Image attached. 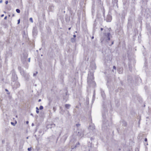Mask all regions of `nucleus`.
Masks as SVG:
<instances>
[{
  "mask_svg": "<svg viewBox=\"0 0 151 151\" xmlns=\"http://www.w3.org/2000/svg\"><path fill=\"white\" fill-rule=\"evenodd\" d=\"M87 82L90 86L95 87L96 84L94 81L93 74V72H89L88 74Z\"/></svg>",
  "mask_w": 151,
  "mask_h": 151,
  "instance_id": "nucleus-1",
  "label": "nucleus"
},
{
  "mask_svg": "<svg viewBox=\"0 0 151 151\" xmlns=\"http://www.w3.org/2000/svg\"><path fill=\"white\" fill-rule=\"evenodd\" d=\"M84 131L82 129H77L74 133V135L78 137L79 138H82L84 135Z\"/></svg>",
  "mask_w": 151,
  "mask_h": 151,
  "instance_id": "nucleus-2",
  "label": "nucleus"
},
{
  "mask_svg": "<svg viewBox=\"0 0 151 151\" xmlns=\"http://www.w3.org/2000/svg\"><path fill=\"white\" fill-rule=\"evenodd\" d=\"M109 124L108 121L105 119L104 120L102 127V129L103 131H106L109 128Z\"/></svg>",
  "mask_w": 151,
  "mask_h": 151,
  "instance_id": "nucleus-3",
  "label": "nucleus"
},
{
  "mask_svg": "<svg viewBox=\"0 0 151 151\" xmlns=\"http://www.w3.org/2000/svg\"><path fill=\"white\" fill-rule=\"evenodd\" d=\"M111 34L110 33H105L104 34V39L101 38V42H103L104 40H105L106 42H108L110 40V36Z\"/></svg>",
  "mask_w": 151,
  "mask_h": 151,
  "instance_id": "nucleus-4",
  "label": "nucleus"
},
{
  "mask_svg": "<svg viewBox=\"0 0 151 151\" xmlns=\"http://www.w3.org/2000/svg\"><path fill=\"white\" fill-rule=\"evenodd\" d=\"M12 85L14 89H17L19 87L20 84L17 81H14L12 83Z\"/></svg>",
  "mask_w": 151,
  "mask_h": 151,
  "instance_id": "nucleus-5",
  "label": "nucleus"
},
{
  "mask_svg": "<svg viewBox=\"0 0 151 151\" xmlns=\"http://www.w3.org/2000/svg\"><path fill=\"white\" fill-rule=\"evenodd\" d=\"M17 79V77L15 73V71L13 70L12 71V77L11 80L12 82L16 81Z\"/></svg>",
  "mask_w": 151,
  "mask_h": 151,
  "instance_id": "nucleus-6",
  "label": "nucleus"
},
{
  "mask_svg": "<svg viewBox=\"0 0 151 151\" xmlns=\"http://www.w3.org/2000/svg\"><path fill=\"white\" fill-rule=\"evenodd\" d=\"M20 72L21 74L27 80L29 78V75L28 74H26L23 70L20 71Z\"/></svg>",
  "mask_w": 151,
  "mask_h": 151,
  "instance_id": "nucleus-7",
  "label": "nucleus"
},
{
  "mask_svg": "<svg viewBox=\"0 0 151 151\" xmlns=\"http://www.w3.org/2000/svg\"><path fill=\"white\" fill-rule=\"evenodd\" d=\"M117 71L119 74H122L123 72V68L122 67L119 68L117 69Z\"/></svg>",
  "mask_w": 151,
  "mask_h": 151,
  "instance_id": "nucleus-8",
  "label": "nucleus"
},
{
  "mask_svg": "<svg viewBox=\"0 0 151 151\" xmlns=\"http://www.w3.org/2000/svg\"><path fill=\"white\" fill-rule=\"evenodd\" d=\"M111 20V17L110 15L107 16L106 18V21L107 22H110Z\"/></svg>",
  "mask_w": 151,
  "mask_h": 151,
  "instance_id": "nucleus-9",
  "label": "nucleus"
},
{
  "mask_svg": "<svg viewBox=\"0 0 151 151\" xmlns=\"http://www.w3.org/2000/svg\"><path fill=\"white\" fill-rule=\"evenodd\" d=\"M91 67H92V68L93 70H95L96 69V66L95 64L93 63H91L90 65Z\"/></svg>",
  "mask_w": 151,
  "mask_h": 151,
  "instance_id": "nucleus-10",
  "label": "nucleus"
},
{
  "mask_svg": "<svg viewBox=\"0 0 151 151\" xmlns=\"http://www.w3.org/2000/svg\"><path fill=\"white\" fill-rule=\"evenodd\" d=\"M70 105L68 104H66L65 105V108L67 109H69L70 107Z\"/></svg>",
  "mask_w": 151,
  "mask_h": 151,
  "instance_id": "nucleus-11",
  "label": "nucleus"
},
{
  "mask_svg": "<svg viewBox=\"0 0 151 151\" xmlns=\"http://www.w3.org/2000/svg\"><path fill=\"white\" fill-rule=\"evenodd\" d=\"M117 0H113L112 3L113 4L114 6L115 5L116 6L117 5Z\"/></svg>",
  "mask_w": 151,
  "mask_h": 151,
  "instance_id": "nucleus-12",
  "label": "nucleus"
},
{
  "mask_svg": "<svg viewBox=\"0 0 151 151\" xmlns=\"http://www.w3.org/2000/svg\"><path fill=\"white\" fill-rule=\"evenodd\" d=\"M68 137V135L67 134H65L64 135L63 137V139L64 140V141L65 142L66 139H67Z\"/></svg>",
  "mask_w": 151,
  "mask_h": 151,
  "instance_id": "nucleus-13",
  "label": "nucleus"
},
{
  "mask_svg": "<svg viewBox=\"0 0 151 151\" xmlns=\"http://www.w3.org/2000/svg\"><path fill=\"white\" fill-rule=\"evenodd\" d=\"M122 125L124 126V127H126L127 125V122H125V121H122Z\"/></svg>",
  "mask_w": 151,
  "mask_h": 151,
  "instance_id": "nucleus-14",
  "label": "nucleus"
},
{
  "mask_svg": "<svg viewBox=\"0 0 151 151\" xmlns=\"http://www.w3.org/2000/svg\"><path fill=\"white\" fill-rule=\"evenodd\" d=\"M67 96V93H66V95H65L66 96H64L63 97V99L64 100H65V102H66L67 101V100H68V96H67H67Z\"/></svg>",
  "mask_w": 151,
  "mask_h": 151,
  "instance_id": "nucleus-15",
  "label": "nucleus"
},
{
  "mask_svg": "<svg viewBox=\"0 0 151 151\" xmlns=\"http://www.w3.org/2000/svg\"><path fill=\"white\" fill-rule=\"evenodd\" d=\"M33 35V36L36 35L37 34V32L36 29H35V28H34L33 30L32 31Z\"/></svg>",
  "mask_w": 151,
  "mask_h": 151,
  "instance_id": "nucleus-16",
  "label": "nucleus"
},
{
  "mask_svg": "<svg viewBox=\"0 0 151 151\" xmlns=\"http://www.w3.org/2000/svg\"><path fill=\"white\" fill-rule=\"evenodd\" d=\"M107 111H106L105 113H102V116L104 119H105L106 118V114H107Z\"/></svg>",
  "mask_w": 151,
  "mask_h": 151,
  "instance_id": "nucleus-17",
  "label": "nucleus"
},
{
  "mask_svg": "<svg viewBox=\"0 0 151 151\" xmlns=\"http://www.w3.org/2000/svg\"><path fill=\"white\" fill-rule=\"evenodd\" d=\"M101 95L103 98H104L105 97V93L104 91H101Z\"/></svg>",
  "mask_w": 151,
  "mask_h": 151,
  "instance_id": "nucleus-18",
  "label": "nucleus"
},
{
  "mask_svg": "<svg viewBox=\"0 0 151 151\" xmlns=\"http://www.w3.org/2000/svg\"><path fill=\"white\" fill-rule=\"evenodd\" d=\"M23 58H24V60H25V59L27 58L28 57V55L26 53V54H23Z\"/></svg>",
  "mask_w": 151,
  "mask_h": 151,
  "instance_id": "nucleus-19",
  "label": "nucleus"
},
{
  "mask_svg": "<svg viewBox=\"0 0 151 151\" xmlns=\"http://www.w3.org/2000/svg\"><path fill=\"white\" fill-rule=\"evenodd\" d=\"M76 40V39L74 38H71V41L72 42H74Z\"/></svg>",
  "mask_w": 151,
  "mask_h": 151,
  "instance_id": "nucleus-20",
  "label": "nucleus"
},
{
  "mask_svg": "<svg viewBox=\"0 0 151 151\" xmlns=\"http://www.w3.org/2000/svg\"><path fill=\"white\" fill-rule=\"evenodd\" d=\"M132 78L131 77L129 76V77H128V81L129 82H131V81L132 80Z\"/></svg>",
  "mask_w": 151,
  "mask_h": 151,
  "instance_id": "nucleus-21",
  "label": "nucleus"
},
{
  "mask_svg": "<svg viewBox=\"0 0 151 151\" xmlns=\"http://www.w3.org/2000/svg\"><path fill=\"white\" fill-rule=\"evenodd\" d=\"M18 69L20 72L23 70V69L20 66H19L18 67Z\"/></svg>",
  "mask_w": 151,
  "mask_h": 151,
  "instance_id": "nucleus-22",
  "label": "nucleus"
},
{
  "mask_svg": "<svg viewBox=\"0 0 151 151\" xmlns=\"http://www.w3.org/2000/svg\"><path fill=\"white\" fill-rule=\"evenodd\" d=\"M36 112L38 114L39 113V109L38 108V107H36Z\"/></svg>",
  "mask_w": 151,
  "mask_h": 151,
  "instance_id": "nucleus-23",
  "label": "nucleus"
},
{
  "mask_svg": "<svg viewBox=\"0 0 151 151\" xmlns=\"http://www.w3.org/2000/svg\"><path fill=\"white\" fill-rule=\"evenodd\" d=\"M16 12L18 13H19L20 12V10L19 9H16Z\"/></svg>",
  "mask_w": 151,
  "mask_h": 151,
  "instance_id": "nucleus-24",
  "label": "nucleus"
},
{
  "mask_svg": "<svg viewBox=\"0 0 151 151\" xmlns=\"http://www.w3.org/2000/svg\"><path fill=\"white\" fill-rule=\"evenodd\" d=\"M43 106H41L40 107L39 109L40 110H42V109H43Z\"/></svg>",
  "mask_w": 151,
  "mask_h": 151,
  "instance_id": "nucleus-25",
  "label": "nucleus"
},
{
  "mask_svg": "<svg viewBox=\"0 0 151 151\" xmlns=\"http://www.w3.org/2000/svg\"><path fill=\"white\" fill-rule=\"evenodd\" d=\"M77 0H73L72 2L73 3L75 4L76 3Z\"/></svg>",
  "mask_w": 151,
  "mask_h": 151,
  "instance_id": "nucleus-26",
  "label": "nucleus"
},
{
  "mask_svg": "<svg viewBox=\"0 0 151 151\" xmlns=\"http://www.w3.org/2000/svg\"><path fill=\"white\" fill-rule=\"evenodd\" d=\"M29 20H30V21L31 22H33L32 18H30V19H29Z\"/></svg>",
  "mask_w": 151,
  "mask_h": 151,
  "instance_id": "nucleus-27",
  "label": "nucleus"
},
{
  "mask_svg": "<svg viewBox=\"0 0 151 151\" xmlns=\"http://www.w3.org/2000/svg\"><path fill=\"white\" fill-rule=\"evenodd\" d=\"M51 101H52L51 100H49V103H48L49 106H50V104H51Z\"/></svg>",
  "mask_w": 151,
  "mask_h": 151,
  "instance_id": "nucleus-28",
  "label": "nucleus"
},
{
  "mask_svg": "<svg viewBox=\"0 0 151 151\" xmlns=\"http://www.w3.org/2000/svg\"><path fill=\"white\" fill-rule=\"evenodd\" d=\"M37 73H38L37 72V71L36 72V73H34L33 74V76H36V74H37Z\"/></svg>",
  "mask_w": 151,
  "mask_h": 151,
  "instance_id": "nucleus-29",
  "label": "nucleus"
},
{
  "mask_svg": "<svg viewBox=\"0 0 151 151\" xmlns=\"http://www.w3.org/2000/svg\"><path fill=\"white\" fill-rule=\"evenodd\" d=\"M27 150L28 151H31L32 150L31 148V147L30 148H28L27 149Z\"/></svg>",
  "mask_w": 151,
  "mask_h": 151,
  "instance_id": "nucleus-30",
  "label": "nucleus"
},
{
  "mask_svg": "<svg viewBox=\"0 0 151 151\" xmlns=\"http://www.w3.org/2000/svg\"><path fill=\"white\" fill-rule=\"evenodd\" d=\"M11 124L12 125H13V126H15V124H14V122H11Z\"/></svg>",
  "mask_w": 151,
  "mask_h": 151,
  "instance_id": "nucleus-31",
  "label": "nucleus"
},
{
  "mask_svg": "<svg viewBox=\"0 0 151 151\" xmlns=\"http://www.w3.org/2000/svg\"><path fill=\"white\" fill-rule=\"evenodd\" d=\"M20 22V19H18V23H17V24H19Z\"/></svg>",
  "mask_w": 151,
  "mask_h": 151,
  "instance_id": "nucleus-32",
  "label": "nucleus"
},
{
  "mask_svg": "<svg viewBox=\"0 0 151 151\" xmlns=\"http://www.w3.org/2000/svg\"><path fill=\"white\" fill-rule=\"evenodd\" d=\"M76 125L77 127H78L80 125V124H77Z\"/></svg>",
  "mask_w": 151,
  "mask_h": 151,
  "instance_id": "nucleus-33",
  "label": "nucleus"
},
{
  "mask_svg": "<svg viewBox=\"0 0 151 151\" xmlns=\"http://www.w3.org/2000/svg\"><path fill=\"white\" fill-rule=\"evenodd\" d=\"M5 3L6 4H8V1H6Z\"/></svg>",
  "mask_w": 151,
  "mask_h": 151,
  "instance_id": "nucleus-34",
  "label": "nucleus"
},
{
  "mask_svg": "<svg viewBox=\"0 0 151 151\" xmlns=\"http://www.w3.org/2000/svg\"><path fill=\"white\" fill-rule=\"evenodd\" d=\"M113 68L114 69H115V70L116 69V67L115 66H113Z\"/></svg>",
  "mask_w": 151,
  "mask_h": 151,
  "instance_id": "nucleus-35",
  "label": "nucleus"
},
{
  "mask_svg": "<svg viewBox=\"0 0 151 151\" xmlns=\"http://www.w3.org/2000/svg\"><path fill=\"white\" fill-rule=\"evenodd\" d=\"M145 142H147V139L146 138H145Z\"/></svg>",
  "mask_w": 151,
  "mask_h": 151,
  "instance_id": "nucleus-36",
  "label": "nucleus"
},
{
  "mask_svg": "<svg viewBox=\"0 0 151 151\" xmlns=\"http://www.w3.org/2000/svg\"><path fill=\"white\" fill-rule=\"evenodd\" d=\"M53 110L54 111H55V107H54L53 108Z\"/></svg>",
  "mask_w": 151,
  "mask_h": 151,
  "instance_id": "nucleus-37",
  "label": "nucleus"
},
{
  "mask_svg": "<svg viewBox=\"0 0 151 151\" xmlns=\"http://www.w3.org/2000/svg\"><path fill=\"white\" fill-rule=\"evenodd\" d=\"M7 16H5L4 18V19L5 20H6L7 19Z\"/></svg>",
  "mask_w": 151,
  "mask_h": 151,
  "instance_id": "nucleus-38",
  "label": "nucleus"
},
{
  "mask_svg": "<svg viewBox=\"0 0 151 151\" xmlns=\"http://www.w3.org/2000/svg\"><path fill=\"white\" fill-rule=\"evenodd\" d=\"M132 69V68L131 67H129V69L130 71H131V69Z\"/></svg>",
  "mask_w": 151,
  "mask_h": 151,
  "instance_id": "nucleus-39",
  "label": "nucleus"
},
{
  "mask_svg": "<svg viewBox=\"0 0 151 151\" xmlns=\"http://www.w3.org/2000/svg\"><path fill=\"white\" fill-rule=\"evenodd\" d=\"M73 36L74 37L73 38H75L76 37V35H73Z\"/></svg>",
  "mask_w": 151,
  "mask_h": 151,
  "instance_id": "nucleus-40",
  "label": "nucleus"
},
{
  "mask_svg": "<svg viewBox=\"0 0 151 151\" xmlns=\"http://www.w3.org/2000/svg\"><path fill=\"white\" fill-rule=\"evenodd\" d=\"M4 16V14H2L1 15V17H3Z\"/></svg>",
  "mask_w": 151,
  "mask_h": 151,
  "instance_id": "nucleus-41",
  "label": "nucleus"
},
{
  "mask_svg": "<svg viewBox=\"0 0 151 151\" xmlns=\"http://www.w3.org/2000/svg\"><path fill=\"white\" fill-rule=\"evenodd\" d=\"M41 99H39V100H38V102H40V101H41Z\"/></svg>",
  "mask_w": 151,
  "mask_h": 151,
  "instance_id": "nucleus-42",
  "label": "nucleus"
},
{
  "mask_svg": "<svg viewBox=\"0 0 151 151\" xmlns=\"http://www.w3.org/2000/svg\"><path fill=\"white\" fill-rule=\"evenodd\" d=\"M28 61L29 62H30V58H29Z\"/></svg>",
  "mask_w": 151,
  "mask_h": 151,
  "instance_id": "nucleus-43",
  "label": "nucleus"
},
{
  "mask_svg": "<svg viewBox=\"0 0 151 151\" xmlns=\"http://www.w3.org/2000/svg\"><path fill=\"white\" fill-rule=\"evenodd\" d=\"M34 123H32V126H34Z\"/></svg>",
  "mask_w": 151,
  "mask_h": 151,
  "instance_id": "nucleus-44",
  "label": "nucleus"
},
{
  "mask_svg": "<svg viewBox=\"0 0 151 151\" xmlns=\"http://www.w3.org/2000/svg\"><path fill=\"white\" fill-rule=\"evenodd\" d=\"M26 124H27L29 123V122L28 121H26Z\"/></svg>",
  "mask_w": 151,
  "mask_h": 151,
  "instance_id": "nucleus-45",
  "label": "nucleus"
},
{
  "mask_svg": "<svg viewBox=\"0 0 151 151\" xmlns=\"http://www.w3.org/2000/svg\"><path fill=\"white\" fill-rule=\"evenodd\" d=\"M76 145L75 146V147H72V149H74V148H76Z\"/></svg>",
  "mask_w": 151,
  "mask_h": 151,
  "instance_id": "nucleus-46",
  "label": "nucleus"
},
{
  "mask_svg": "<svg viewBox=\"0 0 151 151\" xmlns=\"http://www.w3.org/2000/svg\"><path fill=\"white\" fill-rule=\"evenodd\" d=\"M2 2V0H0V3H1Z\"/></svg>",
  "mask_w": 151,
  "mask_h": 151,
  "instance_id": "nucleus-47",
  "label": "nucleus"
},
{
  "mask_svg": "<svg viewBox=\"0 0 151 151\" xmlns=\"http://www.w3.org/2000/svg\"><path fill=\"white\" fill-rule=\"evenodd\" d=\"M103 29L102 28H101V31L103 30Z\"/></svg>",
  "mask_w": 151,
  "mask_h": 151,
  "instance_id": "nucleus-48",
  "label": "nucleus"
},
{
  "mask_svg": "<svg viewBox=\"0 0 151 151\" xmlns=\"http://www.w3.org/2000/svg\"><path fill=\"white\" fill-rule=\"evenodd\" d=\"M5 90V91H8V90L7 89H6Z\"/></svg>",
  "mask_w": 151,
  "mask_h": 151,
  "instance_id": "nucleus-49",
  "label": "nucleus"
},
{
  "mask_svg": "<svg viewBox=\"0 0 151 151\" xmlns=\"http://www.w3.org/2000/svg\"><path fill=\"white\" fill-rule=\"evenodd\" d=\"M32 116H33V114L32 113H31V114H30Z\"/></svg>",
  "mask_w": 151,
  "mask_h": 151,
  "instance_id": "nucleus-50",
  "label": "nucleus"
},
{
  "mask_svg": "<svg viewBox=\"0 0 151 151\" xmlns=\"http://www.w3.org/2000/svg\"><path fill=\"white\" fill-rule=\"evenodd\" d=\"M94 37L93 36H92L91 37L92 39H93L94 38Z\"/></svg>",
  "mask_w": 151,
  "mask_h": 151,
  "instance_id": "nucleus-51",
  "label": "nucleus"
},
{
  "mask_svg": "<svg viewBox=\"0 0 151 151\" xmlns=\"http://www.w3.org/2000/svg\"><path fill=\"white\" fill-rule=\"evenodd\" d=\"M113 43H114V42L113 41V42H112V43H111V45H112L113 44Z\"/></svg>",
  "mask_w": 151,
  "mask_h": 151,
  "instance_id": "nucleus-52",
  "label": "nucleus"
},
{
  "mask_svg": "<svg viewBox=\"0 0 151 151\" xmlns=\"http://www.w3.org/2000/svg\"><path fill=\"white\" fill-rule=\"evenodd\" d=\"M79 144H80L79 142H78L77 143V145H79Z\"/></svg>",
  "mask_w": 151,
  "mask_h": 151,
  "instance_id": "nucleus-53",
  "label": "nucleus"
},
{
  "mask_svg": "<svg viewBox=\"0 0 151 151\" xmlns=\"http://www.w3.org/2000/svg\"><path fill=\"white\" fill-rule=\"evenodd\" d=\"M71 29V27H69L68 28V30H70Z\"/></svg>",
  "mask_w": 151,
  "mask_h": 151,
  "instance_id": "nucleus-54",
  "label": "nucleus"
},
{
  "mask_svg": "<svg viewBox=\"0 0 151 151\" xmlns=\"http://www.w3.org/2000/svg\"><path fill=\"white\" fill-rule=\"evenodd\" d=\"M14 14H13L12 15V17H14Z\"/></svg>",
  "mask_w": 151,
  "mask_h": 151,
  "instance_id": "nucleus-55",
  "label": "nucleus"
},
{
  "mask_svg": "<svg viewBox=\"0 0 151 151\" xmlns=\"http://www.w3.org/2000/svg\"><path fill=\"white\" fill-rule=\"evenodd\" d=\"M76 108H78V107L77 106H76Z\"/></svg>",
  "mask_w": 151,
  "mask_h": 151,
  "instance_id": "nucleus-56",
  "label": "nucleus"
},
{
  "mask_svg": "<svg viewBox=\"0 0 151 151\" xmlns=\"http://www.w3.org/2000/svg\"><path fill=\"white\" fill-rule=\"evenodd\" d=\"M10 15H9V17H10Z\"/></svg>",
  "mask_w": 151,
  "mask_h": 151,
  "instance_id": "nucleus-57",
  "label": "nucleus"
},
{
  "mask_svg": "<svg viewBox=\"0 0 151 151\" xmlns=\"http://www.w3.org/2000/svg\"><path fill=\"white\" fill-rule=\"evenodd\" d=\"M27 139H28V137H27Z\"/></svg>",
  "mask_w": 151,
  "mask_h": 151,
  "instance_id": "nucleus-58",
  "label": "nucleus"
},
{
  "mask_svg": "<svg viewBox=\"0 0 151 151\" xmlns=\"http://www.w3.org/2000/svg\"><path fill=\"white\" fill-rule=\"evenodd\" d=\"M93 128L94 129H95V128H94V127H93Z\"/></svg>",
  "mask_w": 151,
  "mask_h": 151,
  "instance_id": "nucleus-59",
  "label": "nucleus"
},
{
  "mask_svg": "<svg viewBox=\"0 0 151 151\" xmlns=\"http://www.w3.org/2000/svg\"><path fill=\"white\" fill-rule=\"evenodd\" d=\"M148 144L147 143V145Z\"/></svg>",
  "mask_w": 151,
  "mask_h": 151,
  "instance_id": "nucleus-60",
  "label": "nucleus"
},
{
  "mask_svg": "<svg viewBox=\"0 0 151 151\" xmlns=\"http://www.w3.org/2000/svg\"><path fill=\"white\" fill-rule=\"evenodd\" d=\"M135 151H137L136 150Z\"/></svg>",
  "mask_w": 151,
  "mask_h": 151,
  "instance_id": "nucleus-61",
  "label": "nucleus"
}]
</instances>
